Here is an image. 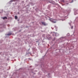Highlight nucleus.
Listing matches in <instances>:
<instances>
[{"label": "nucleus", "mask_w": 78, "mask_h": 78, "mask_svg": "<svg viewBox=\"0 0 78 78\" xmlns=\"http://www.w3.org/2000/svg\"><path fill=\"white\" fill-rule=\"evenodd\" d=\"M52 22H53V23H56V20L55 19H52Z\"/></svg>", "instance_id": "f257e3e1"}, {"label": "nucleus", "mask_w": 78, "mask_h": 78, "mask_svg": "<svg viewBox=\"0 0 78 78\" xmlns=\"http://www.w3.org/2000/svg\"><path fill=\"white\" fill-rule=\"evenodd\" d=\"M42 23L43 25H46V24L44 22H42Z\"/></svg>", "instance_id": "f03ea898"}, {"label": "nucleus", "mask_w": 78, "mask_h": 78, "mask_svg": "<svg viewBox=\"0 0 78 78\" xmlns=\"http://www.w3.org/2000/svg\"><path fill=\"white\" fill-rule=\"evenodd\" d=\"M11 34V33H9L8 34H7V36H10V35Z\"/></svg>", "instance_id": "7ed1b4c3"}, {"label": "nucleus", "mask_w": 78, "mask_h": 78, "mask_svg": "<svg viewBox=\"0 0 78 78\" xmlns=\"http://www.w3.org/2000/svg\"><path fill=\"white\" fill-rule=\"evenodd\" d=\"M15 19H17V16H15Z\"/></svg>", "instance_id": "20e7f679"}, {"label": "nucleus", "mask_w": 78, "mask_h": 78, "mask_svg": "<svg viewBox=\"0 0 78 78\" xmlns=\"http://www.w3.org/2000/svg\"><path fill=\"white\" fill-rule=\"evenodd\" d=\"M7 19V17H4V18H3V19Z\"/></svg>", "instance_id": "39448f33"}, {"label": "nucleus", "mask_w": 78, "mask_h": 78, "mask_svg": "<svg viewBox=\"0 0 78 78\" xmlns=\"http://www.w3.org/2000/svg\"><path fill=\"white\" fill-rule=\"evenodd\" d=\"M73 26L71 27V28L72 29H73Z\"/></svg>", "instance_id": "423d86ee"}]
</instances>
